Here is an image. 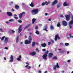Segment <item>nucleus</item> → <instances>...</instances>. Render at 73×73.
I'll use <instances>...</instances> for the list:
<instances>
[{"label": "nucleus", "instance_id": "f257e3e1", "mask_svg": "<svg viewBox=\"0 0 73 73\" xmlns=\"http://www.w3.org/2000/svg\"><path fill=\"white\" fill-rule=\"evenodd\" d=\"M32 35H30L29 36V40H26L25 41V44H29L31 43V41L32 40Z\"/></svg>", "mask_w": 73, "mask_h": 73}, {"label": "nucleus", "instance_id": "f03ea898", "mask_svg": "<svg viewBox=\"0 0 73 73\" xmlns=\"http://www.w3.org/2000/svg\"><path fill=\"white\" fill-rule=\"evenodd\" d=\"M38 12V9H35L31 11V13L33 15L37 14Z\"/></svg>", "mask_w": 73, "mask_h": 73}, {"label": "nucleus", "instance_id": "7ed1b4c3", "mask_svg": "<svg viewBox=\"0 0 73 73\" xmlns=\"http://www.w3.org/2000/svg\"><path fill=\"white\" fill-rule=\"evenodd\" d=\"M62 24L64 26V27H66L68 25V23L66 21H63L62 22Z\"/></svg>", "mask_w": 73, "mask_h": 73}, {"label": "nucleus", "instance_id": "20e7f679", "mask_svg": "<svg viewBox=\"0 0 73 73\" xmlns=\"http://www.w3.org/2000/svg\"><path fill=\"white\" fill-rule=\"evenodd\" d=\"M23 14H25V12H22L20 13L19 15V17L20 19H22V16H23Z\"/></svg>", "mask_w": 73, "mask_h": 73}, {"label": "nucleus", "instance_id": "39448f33", "mask_svg": "<svg viewBox=\"0 0 73 73\" xmlns=\"http://www.w3.org/2000/svg\"><path fill=\"white\" fill-rule=\"evenodd\" d=\"M57 38H58V39H60V37L58 36V34L55 36L54 38L55 41H57Z\"/></svg>", "mask_w": 73, "mask_h": 73}, {"label": "nucleus", "instance_id": "423d86ee", "mask_svg": "<svg viewBox=\"0 0 73 73\" xmlns=\"http://www.w3.org/2000/svg\"><path fill=\"white\" fill-rule=\"evenodd\" d=\"M66 19L67 21H69L70 20V16L68 15H66L65 16Z\"/></svg>", "mask_w": 73, "mask_h": 73}, {"label": "nucleus", "instance_id": "0eeeda50", "mask_svg": "<svg viewBox=\"0 0 73 73\" xmlns=\"http://www.w3.org/2000/svg\"><path fill=\"white\" fill-rule=\"evenodd\" d=\"M21 27H22V25H20L19 26L18 29V33H20L22 31V29H21Z\"/></svg>", "mask_w": 73, "mask_h": 73}, {"label": "nucleus", "instance_id": "6e6552de", "mask_svg": "<svg viewBox=\"0 0 73 73\" xmlns=\"http://www.w3.org/2000/svg\"><path fill=\"white\" fill-rule=\"evenodd\" d=\"M47 54H45L43 55L42 57L43 59H44L45 60H47Z\"/></svg>", "mask_w": 73, "mask_h": 73}, {"label": "nucleus", "instance_id": "1a4fd4ad", "mask_svg": "<svg viewBox=\"0 0 73 73\" xmlns=\"http://www.w3.org/2000/svg\"><path fill=\"white\" fill-rule=\"evenodd\" d=\"M53 56V54L52 52H50L48 54V57L49 58H52Z\"/></svg>", "mask_w": 73, "mask_h": 73}, {"label": "nucleus", "instance_id": "9d476101", "mask_svg": "<svg viewBox=\"0 0 73 73\" xmlns=\"http://www.w3.org/2000/svg\"><path fill=\"white\" fill-rule=\"evenodd\" d=\"M10 62H12L13 61V56L11 55L10 57V60H9Z\"/></svg>", "mask_w": 73, "mask_h": 73}, {"label": "nucleus", "instance_id": "9b49d317", "mask_svg": "<svg viewBox=\"0 0 73 73\" xmlns=\"http://www.w3.org/2000/svg\"><path fill=\"white\" fill-rule=\"evenodd\" d=\"M48 4H49V3L47 2V1H46L44 3H42V5L44 6V5H48Z\"/></svg>", "mask_w": 73, "mask_h": 73}, {"label": "nucleus", "instance_id": "f8f14e48", "mask_svg": "<svg viewBox=\"0 0 73 73\" xmlns=\"http://www.w3.org/2000/svg\"><path fill=\"white\" fill-rule=\"evenodd\" d=\"M57 2H58L57 0H55L52 3V5H54L57 3Z\"/></svg>", "mask_w": 73, "mask_h": 73}, {"label": "nucleus", "instance_id": "ddd939ff", "mask_svg": "<svg viewBox=\"0 0 73 73\" xmlns=\"http://www.w3.org/2000/svg\"><path fill=\"white\" fill-rule=\"evenodd\" d=\"M63 5L64 7H67L69 5V3H67L66 2H65L63 3Z\"/></svg>", "mask_w": 73, "mask_h": 73}, {"label": "nucleus", "instance_id": "4468645a", "mask_svg": "<svg viewBox=\"0 0 73 73\" xmlns=\"http://www.w3.org/2000/svg\"><path fill=\"white\" fill-rule=\"evenodd\" d=\"M7 14L8 16H12V14L11 13V12H9L7 13Z\"/></svg>", "mask_w": 73, "mask_h": 73}, {"label": "nucleus", "instance_id": "2eb2a0df", "mask_svg": "<svg viewBox=\"0 0 73 73\" xmlns=\"http://www.w3.org/2000/svg\"><path fill=\"white\" fill-rule=\"evenodd\" d=\"M4 42L5 43H7L8 41V38L7 37H5V38Z\"/></svg>", "mask_w": 73, "mask_h": 73}, {"label": "nucleus", "instance_id": "dca6fc26", "mask_svg": "<svg viewBox=\"0 0 73 73\" xmlns=\"http://www.w3.org/2000/svg\"><path fill=\"white\" fill-rule=\"evenodd\" d=\"M30 55H32V56H35L36 54V52H32L30 53Z\"/></svg>", "mask_w": 73, "mask_h": 73}, {"label": "nucleus", "instance_id": "f3484780", "mask_svg": "<svg viewBox=\"0 0 73 73\" xmlns=\"http://www.w3.org/2000/svg\"><path fill=\"white\" fill-rule=\"evenodd\" d=\"M36 20V19L35 18H33L32 19V24H34V23H35V22Z\"/></svg>", "mask_w": 73, "mask_h": 73}, {"label": "nucleus", "instance_id": "a211bd4d", "mask_svg": "<svg viewBox=\"0 0 73 73\" xmlns=\"http://www.w3.org/2000/svg\"><path fill=\"white\" fill-rule=\"evenodd\" d=\"M46 44L45 43L42 44L41 45V46L42 47H45L46 46Z\"/></svg>", "mask_w": 73, "mask_h": 73}, {"label": "nucleus", "instance_id": "6ab92c4d", "mask_svg": "<svg viewBox=\"0 0 73 73\" xmlns=\"http://www.w3.org/2000/svg\"><path fill=\"white\" fill-rule=\"evenodd\" d=\"M19 8V6L17 5H15V9H18Z\"/></svg>", "mask_w": 73, "mask_h": 73}, {"label": "nucleus", "instance_id": "aec40b11", "mask_svg": "<svg viewBox=\"0 0 73 73\" xmlns=\"http://www.w3.org/2000/svg\"><path fill=\"white\" fill-rule=\"evenodd\" d=\"M19 36H17V39L16 40V42L17 43H18V42H19Z\"/></svg>", "mask_w": 73, "mask_h": 73}, {"label": "nucleus", "instance_id": "412c9836", "mask_svg": "<svg viewBox=\"0 0 73 73\" xmlns=\"http://www.w3.org/2000/svg\"><path fill=\"white\" fill-rule=\"evenodd\" d=\"M30 26H31L30 24H29V25H26V26H25V27L24 28V29H26V28H28V27H30Z\"/></svg>", "mask_w": 73, "mask_h": 73}, {"label": "nucleus", "instance_id": "4be33fe9", "mask_svg": "<svg viewBox=\"0 0 73 73\" xmlns=\"http://www.w3.org/2000/svg\"><path fill=\"white\" fill-rule=\"evenodd\" d=\"M52 59V60H57V56H54L53 57Z\"/></svg>", "mask_w": 73, "mask_h": 73}, {"label": "nucleus", "instance_id": "5701e85b", "mask_svg": "<svg viewBox=\"0 0 73 73\" xmlns=\"http://www.w3.org/2000/svg\"><path fill=\"white\" fill-rule=\"evenodd\" d=\"M30 6L31 7H34V4H33V3H31L30 4Z\"/></svg>", "mask_w": 73, "mask_h": 73}, {"label": "nucleus", "instance_id": "b1692460", "mask_svg": "<svg viewBox=\"0 0 73 73\" xmlns=\"http://www.w3.org/2000/svg\"><path fill=\"white\" fill-rule=\"evenodd\" d=\"M60 26H61V25L60 24V22H58L57 25V26L58 27H60Z\"/></svg>", "mask_w": 73, "mask_h": 73}, {"label": "nucleus", "instance_id": "393cba45", "mask_svg": "<svg viewBox=\"0 0 73 73\" xmlns=\"http://www.w3.org/2000/svg\"><path fill=\"white\" fill-rule=\"evenodd\" d=\"M35 33L37 35H39L40 34V33H39L38 31L36 30V31Z\"/></svg>", "mask_w": 73, "mask_h": 73}, {"label": "nucleus", "instance_id": "a878e982", "mask_svg": "<svg viewBox=\"0 0 73 73\" xmlns=\"http://www.w3.org/2000/svg\"><path fill=\"white\" fill-rule=\"evenodd\" d=\"M35 42H33L32 44V47H33V46H34L35 45Z\"/></svg>", "mask_w": 73, "mask_h": 73}, {"label": "nucleus", "instance_id": "bb28decb", "mask_svg": "<svg viewBox=\"0 0 73 73\" xmlns=\"http://www.w3.org/2000/svg\"><path fill=\"white\" fill-rule=\"evenodd\" d=\"M25 64H27V65L25 66V68H27V67H28V65H29V63H28V62H26Z\"/></svg>", "mask_w": 73, "mask_h": 73}, {"label": "nucleus", "instance_id": "cd10ccee", "mask_svg": "<svg viewBox=\"0 0 73 73\" xmlns=\"http://www.w3.org/2000/svg\"><path fill=\"white\" fill-rule=\"evenodd\" d=\"M50 28L51 29H52V30L54 29V27L52 25L50 26Z\"/></svg>", "mask_w": 73, "mask_h": 73}, {"label": "nucleus", "instance_id": "c85d7f7f", "mask_svg": "<svg viewBox=\"0 0 73 73\" xmlns=\"http://www.w3.org/2000/svg\"><path fill=\"white\" fill-rule=\"evenodd\" d=\"M5 37V36H3L1 38V41H3L4 40V38Z\"/></svg>", "mask_w": 73, "mask_h": 73}, {"label": "nucleus", "instance_id": "c756f323", "mask_svg": "<svg viewBox=\"0 0 73 73\" xmlns=\"http://www.w3.org/2000/svg\"><path fill=\"white\" fill-rule=\"evenodd\" d=\"M65 50H62V52H61L60 53H62L63 54H64V53H65Z\"/></svg>", "mask_w": 73, "mask_h": 73}, {"label": "nucleus", "instance_id": "7c9ffc66", "mask_svg": "<svg viewBox=\"0 0 73 73\" xmlns=\"http://www.w3.org/2000/svg\"><path fill=\"white\" fill-rule=\"evenodd\" d=\"M64 45H66V46H68L69 45V44L68 43H65L64 44Z\"/></svg>", "mask_w": 73, "mask_h": 73}, {"label": "nucleus", "instance_id": "2f4dec72", "mask_svg": "<svg viewBox=\"0 0 73 73\" xmlns=\"http://www.w3.org/2000/svg\"><path fill=\"white\" fill-rule=\"evenodd\" d=\"M54 70H56V65H54V68H53Z\"/></svg>", "mask_w": 73, "mask_h": 73}, {"label": "nucleus", "instance_id": "473e14b6", "mask_svg": "<svg viewBox=\"0 0 73 73\" xmlns=\"http://www.w3.org/2000/svg\"><path fill=\"white\" fill-rule=\"evenodd\" d=\"M9 21H10V22H13V21H14V20L13 19H11L9 20Z\"/></svg>", "mask_w": 73, "mask_h": 73}, {"label": "nucleus", "instance_id": "72a5a7b5", "mask_svg": "<svg viewBox=\"0 0 73 73\" xmlns=\"http://www.w3.org/2000/svg\"><path fill=\"white\" fill-rule=\"evenodd\" d=\"M43 31H45L46 32H48V30H47V29L46 28H45V29H44Z\"/></svg>", "mask_w": 73, "mask_h": 73}, {"label": "nucleus", "instance_id": "f704fd0d", "mask_svg": "<svg viewBox=\"0 0 73 73\" xmlns=\"http://www.w3.org/2000/svg\"><path fill=\"white\" fill-rule=\"evenodd\" d=\"M56 66L57 68H59V66L58 65V63H57Z\"/></svg>", "mask_w": 73, "mask_h": 73}, {"label": "nucleus", "instance_id": "c9c22d12", "mask_svg": "<svg viewBox=\"0 0 73 73\" xmlns=\"http://www.w3.org/2000/svg\"><path fill=\"white\" fill-rule=\"evenodd\" d=\"M69 36H70V38H72V34L71 33L69 34Z\"/></svg>", "mask_w": 73, "mask_h": 73}, {"label": "nucleus", "instance_id": "e433bc0d", "mask_svg": "<svg viewBox=\"0 0 73 73\" xmlns=\"http://www.w3.org/2000/svg\"><path fill=\"white\" fill-rule=\"evenodd\" d=\"M18 22L20 23H22V21L21 20H18Z\"/></svg>", "mask_w": 73, "mask_h": 73}, {"label": "nucleus", "instance_id": "4c0bfd02", "mask_svg": "<svg viewBox=\"0 0 73 73\" xmlns=\"http://www.w3.org/2000/svg\"><path fill=\"white\" fill-rule=\"evenodd\" d=\"M17 60H18V61H20L21 60V59L19 58H17Z\"/></svg>", "mask_w": 73, "mask_h": 73}, {"label": "nucleus", "instance_id": "58836bf2", "mask_svg": "<svg viewBox=\"0 0 73 73\" xmlns=\"http://www.w3.org/2000/svg\"><path fill=\"white\" fill-rule=\"evenodd\" d=\"M49 52V51L47 50V51L45 53V54H48V53Z\"/></svg>", "mask_w": 73, "mask_h": 73}, {"label": "nucleus", "instance_id": "ea45409f", "mask_svg": "<svg viewBox=\"0 0 73 73\" xmlns=\"http://www.w3.org/2000/svg\"><path fill=\"white\" fill-rule=\"evenodd\" d=\"M13 3V2L12 1H11L10 3V5H12Z\"/></svg>", "mask_w": 73, "mask_h": 73}, {"label": "nucleus", "instance_id": "a19ab883", "mask_svg": "<svg viewBox=\"0 0 73 73\" xmlns=\"http://www.w3.org/2000/svg\"><path fill=\"white\" fill-rule=\"evenodd\" d=\"M4 49H7H7H8V48H7V47H5L4 48Z\"/></svg>", "mask_w": 73, "mask_h": 73}, {"label": "nucleus", "instance_id": "79ce46f5", "mask_svg": "<svg viewBox=\"0 0 73 73\" xmlns=\"http://www.w3.org/2000/svg\"><path fill=\"white\" fill-rule=\"evenodd\" d=\"M59 7H60V5H57V7L58 8Z\"/></svg>", "mask_w": 73, "mask_h": 73}, {"label": "nucleus", "instance_id": "37998d69", "mask_svg": "<svg viewBox=\"0 0 73 73\" xmlns=\"http://www.w3.org/2000/svg\"><path fill=\"white\" fill-rule=\"evenodd\" d=\"M38 26H36L35 28L36 29H38Z\"/></svg>", "mask_w": 73, "mask_h": 73}, {"label": "nucleus", "instance_id": "c03bdc74", "mask_svg": "<svg viewBox=\"0 0 73 73\" xmlns=\"http://www.w3.org/2000/svg\"><path fill=\"white\" fill-rule=\"evenodd\" d=\"M36 51H37V52H39V50H38V49L36 48Z\"/></svg>", "mask_w": 73, "mask_h": 73}, {"label": "nucleus", "instance_id": "a18cd8bd", "mask_svg": "<svg viewBox=\"0 0 73 73\" xmlns=\"http://www.w3.org/2000/svg\"><path fill=\"white\" fill-rule=\"evenodd\" d=\"M28 69H31V66H28V67H27Z\"/></svg>", "mask_w": 73, "mask_h": 73}, {"label": "nucleus", "instance_id": "49530a36", "mask_svg": "<svg viewBox=\"0 0 73 73\" xmlns=\"http://www.w3.org/2000/svg\"><path fill=\"white\" fill-rule=\"evenodd\" d=\"M42 51L43 52H45V51H46V50L45 49H42Z\"/></svg>", "mask_w": 73, "mask_h": 73}, {"label": "nucleus", "instance_id": "de8ad7c7", "mask_svg": "<svg viewBox=\"0 0 73 73\" xmlns=\"http://www.w3.org/2000/svg\"><path fill=\"white\" fill-rule=\"evenodd\" d=\"M14 18L15 19H18V17H15Z\"/></svg>", "mask_w": 73, "mask_h": 73}, {"label": "nucleus", "instance_id": "09e8293b", "mask_svg": "<svg viewBox=\"0 0 73 73\" xmlns=\"http://www.w3.org/2000/svg\"><path fill=\"white\" fill-rule=\"evenodd\" d=\"M11 31L12 33H15V31H13V30H11Z\"/></svg>", "mask_w": 73, "mask_h": 73}, {"label": "nucleus", "instance_id": "8fccbe9b", "mask_svg": "<svg viewBox=\"0 0 73 73\" xmlns=\"http://www.w3.org/2000/svg\"><path fill=\"white\" fill-rule=\"evenodd\" d=\"M50 44H51V43L50 42H48V45H50Z\"/></svg>", "mask_w": 73, "mask_h": 73}, {"label": "nucleus", "instance_id": "3c124183", "mask_svg": "<svg viewBox=\"0 0 73 73\" xmlns=\"http://www.w3.org/2000/svg\"><path fill=\"white\" fill-rule=\"evenodd\" d=\"M11 11H13V12H15V10L14 9H11Z\"/></svg>", "mask_w": 73, "mask_h": 73}, {"label": "nucleus", "instance_id": "603ef678", "mask_svg": "<svg viewBox=\"0 0 73 73\" xmlns=\"http://www.w3.org/2000/svg\"><path fill=\"white\" fill-rule=\"evenodd\" d=\"M14 16H15V17H17V15H16V14H14Z\"/></svg>", "mask_w": 73, "mask_h": 73}, {"label": "nucleus", "instance_id": "864d4df0", "mask_svg": "<svg viewBox=\"0 0 73 73\" xmlns=\"http://www.w3.org/2000/svg\"><path fill=\"white\" fill-rule=\"evenodd\" d=\"M18 58H19L20 59L21 58V55H19Z\"/></svg>", "mask_w": 73, "mask_h": 73}, {"label": "nucleus", "instance_id": "5fc2aeb1", "mask_svg": "<svg viewBox=\"0 0 73 73\" xmlns=\"http://www.w3.org/2000/svg\"><path fill=\"white\" fill-rule=\"evenodd\" d=\"M39 27H42V24H39Z\"/></svg>", "mask_w": 73, "mask_h": 73}, {"label": "nucleus", "instance_id": "6e6d98bb", "mask_svg": "<svg viewBox=\"0 0 73 73\" xmlns=\"http://www.w3.org/2000/svg\"><path fill=\"white\" fill-rule=\"evenodd\" d=\"M44 28H45L46 29L47 28H48V26H46L44 27Z\"/></svg>", "mask_w": 73, "mask_h": 73}, {"label": "nucleus", "instance_id": "4d7b16f0", "mask_svg": "<svg viewBox=\"0 0 73 73\" xmlns=\"http://www.w3.org/2000/svg\"><path fill=\"white\" fill-rule=\"evenodd\" d=\"M60 17H63V15H60Z\"/></svg>", "mask_w": 73, "mask_h": 73}, {"label": "nucleus", "instance_id": "13d9d810", "mask_svg": "<svg viewBox=\"0 0 73 73\" xmlns=\"http://www.w3.org/2000/svg\"><path fill=\"white\" fill-rule=\"evenodd\" d=\"M51 42H52V43H54V41H53V40H51Z\"/></svg>", "mask_w": 73, "mask_h": 73}, {"label": "nucleus", "instance_id": "bf43d9fd", "mask_svg": "<svg viewBox=\"0 0 73 73\" xmlns=\"http://www.w3.org/2000/svg\"><path fill=\"white\" fill-rule=\"evenodd\" d=\"M48 21H51V19L49 18V19H48Z\"/></svg>", "mask_w": 73, "mask_h": 73}, {"label": "nucleus", "instance_id": "052dcab7", "mask_svg": "<svg viewBox=\"0 0 73 73\" xmlns=\"http://www.w3.org/2000/svg\"><path fill=\"white\" fill-rule=\"evenodd\" d=\"M48 15V13H46L45 14V16H47Z\"/></svg>", "mask_w": 73, "mask_h": 73}, {"label": "nucleus", "instance_id": "680f3d73", "mask_svg": "<svg viewBox=\"0 0 73 73\" xmlns=\"http://www.w3.org/2000/svg\"><path fill=\"white\" fill-rule=\"evenodd\" d=\"M38 72L39 73H41V71L40 70H39Z\"/></svg>", "mask_w": 73, "mask_h": 73}, {"label": "nucleus", "instance_id": "e2e57ef3", "mask_svg": "<svg viewBox=\"0 0 73 73\" xmlns=\"http://www.w3.org/2000/svg\"><path fill=\"white\" fill-rule=\"evenodd\" d=\"M1 31V32H2V29H1L0 28V31Z\"/></svg>", "mask_w": 73, "mask_h": 73}, {"label": "nucleus", "instance_id": "0e129e2a", "mask_svg": "<svg viewBox=\"0 0 73 73\" xmlns=\"http://www.w3.org/2000/svg\"><path fill=\"white\" fill-rule=\"evenodd\" d=\"M67 62H70V60H68L67 61Z\"/></svg>", "mask_w": 73, "mask_h": 73}, {"label": "nucleus", "instance_id": "69168bd1", "mask_svg": "<svg viewBox=\"0 0 73 73\" xmlns=\"http://www.w3.org/2000/svg\"><path fill=\"white\" fill-rule=\"evenodd\" d=\"M47 72H48V71H45L44 72V73H47Z\"/></svg>", "mask_w": 73, "mask_h": 73}, {"label": "nucleus", "instance_id": "338daca9", "mask_svg": "<svg viewBox=\"0 0 73 73\" xmlns=\"http://www.w3.org/2000/svg\"><path fill=\"white\" fill-rule=\"evenodd\" d=\"M25 38H27V36L25 35Z\"/></svg>", "mask_w": 73, "mask_h": 73}, {"label": "nucleus", "instance_id": "774afa93", "mask_svg": "<svg viewBox=\"0 0 73 73\" xmlns=\"http://www.w3.org/2000/svg\"><path fill=\"white\" fill-rule=\"evenodd\" d=\"M6 23L7 24H8V21H7L6 22Z\"/></svg>", "mask_w": 73, "mask_h": 73}]
</instances>
